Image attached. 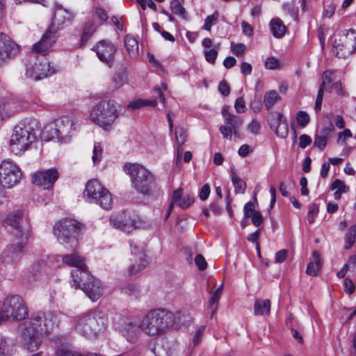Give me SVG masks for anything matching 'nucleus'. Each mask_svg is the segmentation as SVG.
<instances>
[{"label":"nucleus","instance_id":"1","mask_svg":"<svg viewBox=\"0 0 356 356\" xmlns=\"http://www.w3.org/2000/svg\"><path fill=\"white\" fill-rule=\"evenodd\" d=\"M58 324V317L52 312L32 315L18 327L22 347L30 352L37 350L42 344L43 336L49 335Z\"/></svg>","mask_w":356,"mask_h":356},{"label":"nucleus","instance_id":"2","mask_svg":"<svg viewBox=\"0 0 356 356\" xmlns=\"http://www.w3.org/2000/svg\"><path fill=\"white\" fill-rule=\"evenodd\" d=\"M25 221L24 212L20 210L14 211L9 213L6 218L7 225L14 229L12 243L6 251L10 261L15 262L22 257L24 248L29 241L30 234L27 229L23 228Z\"/></svg>","mask_w":356,"mask_h":356},{"label":"nucleus","instance_id":"3","mask_svg":"<svg viewBox=\"0 0 356 356\" xmlns=\"http://www.w3.org/2000/svg\"><path fill=\"white\" fill-rule=\"evenodd\" d=\"M120 108L115 100H102L92 108L90 120L104 130L110 131L120 115Z\"/></svg>","mask_w":356,"mask_h":356},{"label":"nucleus","instance_id":"4","mask_svg":"<svg viewBox=\"0 0 356 356\" xmlns=\"http://www.w3.org/2000/svg\"><path fill=\"white\" fill-rule=\"evenodd\" d=\"M174 314L165 309L150 311L143 318L141 328L147 334L156 336L163 333L174 323Z\"/></svg>","mask_w":356,"mask_h":356},{"label":"nucleus","instance_id":"5","mask_svg":"<svg viewBox=\"0 0 356 356\" xmlns=\"http://www.w3.org/2000/svg\"><path fill=\"white\" fill-rule=\"evenodd\" d=\"M75 321L76 331L88 339H92L99 337L105 330L102 313L98 310L90 311L81 316H78Z\"/></svg>","mask_w":356,"mask_h":356},{"label":"nucleus","instance_id":"6","mask_svg":"<svg viewBox=\"0 0 356 356\" xmlns=\"http://www.w3.org/2000/svg\"><path fill=\"white\" fill-rule=\"evenodd\" d=\"M76 129V122L68 117H63L45 125L41 132V139L48 142H67Z\"/></svg>","mask_w":356,"mask_h":356},{"label":"nucleus","instance_id":"7","mask_svg":"<svg viewBox=\"0 0 356 356\" xmlns=\"http://www.w3.org/2000/svg\"><path fill=\"white\" fill-rule=\"evenodd\" d=\"M124 170L130 176L133 188L139 193L149 195L155 187V177L146 168L139 164H125Z\"/></svg>","mask_w":356,"mask_h":356},{"label":"nucleus","instance_id":"8","mask_svg":"<svg viewBox=\"0 0 356 356\" xmlns=\"http://www.w3.org/2000/svg\"><path fill=\"white\" fill-rule=\"evenodd\" d=\"M83 225L72 218H64L54 226V234L60 243L71 248L78 245V236Z\"/></svg>","mask_w":356,"mask_h":356},{"label":"nucleus","instance_id":"9","mask_svg":"<svg viewBox=\"0 0 356 356\" xmlns=\"http://www.w3.org/2000/svg\"><path fill=\"white\" fill-rule=\"evenodd\" d=\"M36 139L33 129L24 124H17L14 127L10 137V149L15 154L21 155Z\"/></svg>","mask_w":356,"mask_h":356},{"label":"nucleus","instance_id":"10","mask_svg":"<svg viewBox=\"0 0 356 356\" xmlns=\"http://www.w3.org/2000/svg\"><path fill=\"white\" fill-rule=\"evenodd\" d=\"M83 198L89 203L99 204L105 210L112 207L113 200L111 193L97 179H92L86 183Z\"/></svg>","mask_w":356,"mask_h":356},{"label":"nucleus","instance_id":"11","mask_svg":"<svg viewBox=\"0 0 356 356\" xmlns=\"http://www.w3.org/2000/svg\"><path fill=\"white\" fill-rule=\"evenodd\" d=\"M28 314V309L19 296L6 297L0 309V323L10 319L22 320Z\"/></svg>","mask_w":356,"mask_h":356},{"label":"nucleus","instance_id":"12","mask_svg":"<svg viewBox=\"0 0 356 356\" xmlns=\"http://www.w3.org/2000/svg\"><path fill=\"white\" fill-rule=\"evenodd\" d=\"M62 261L67 266L75 268V269L72 270L71 272L72 278L71 286L74 289H77L80 286L79 277L82 280L84 279H90V273L87 270L86 266L84 264V259L77 252L63 255Z\"/></svg>","mask_w":356,"mask_h":356},{"label":"nucleus","instance_id":"13","mask_svg":"<svg viewBox=\"0 0 356 356\" xmlns=\"http://www.w3.org/2000/svg\"><path fill=\"white\" fill-rule=\"evenodd\" d=\"M22 177L18 165L10 159H5L0 164V184L3 187L11 188L17 184Z\"/></svg>","mask_w":356,"mask_h":356},{"label":"nucleus","instance_id":"14","mask_svg":"<svg viewBox=\"0 0 356 356\" xmlns=\"http://www.w3.org/2000/svg\"><path fill=\"white\" fill-rule=\"evenodd\" d=\"M222 115L225 124L220 127V131L223 138L232 140V134L239 136V129L243 124V120L241 117L230 113L227 107L222 111Z\"/></svg>","mask_w":356,"mask_h":356},{"label":"nucleus","instance_id":"15","mask_svg":"<svg viewBox=\"0 0 356 356\" xmlns=\"http://www.w3.org/2000/svg\"><path fill=\"white\" fill-rule=\"evenodd\" d=\"M54 71L47 58L42 56L38 62L26 64L25 75L29 79L38 81L53 74Z\"/></svg>","mask_w":356,"mask_h":356},{"label":"nucleus","instance_id":"16","mask_svg":"<svg viewBox=\"0 0 356 356\" xmlns=\"http://www.w3.org/2000/svg\"><path fill=\"white\" fill-rule=\"evenodd\" d=\"M334 47L339 58L346 57L356 50V32L352 29L341 36L339 42H334Z\"/></svg>","mask_w":356,"mask_h":356},{"label":"nucleus","instance_id":"17","mask_svg":"<svg viewBox=\"0 0 356 356\" xmlns=\"http://www.w3.org/2000/svg\"><path fill=\"white\" fill-rule=\"evenodd\" d=\"M116 47L111 41L101 40L94 47L98 58L104 63L111 67L114 63Z\"/></svg>","mask_w":356,"mask_h":356},{"label":"nucleus","instance_id":"18","mask_svg":"<svg viewBox=\"0 0 356 356\" xmlns=\"http://www.w3.org/2000/svg\"><path fill=\"white\" fill-rule=\"evenodd\" d=\"M73 19L74 15L72 13L64 8L61 5L56 4L51 24L48 29L55 31V33L56 34L58 29L70 24Z\"/></svg>","mask_w":356,"mask_h":356},{"label":"nucleus","instance_id":"19","mask_svg":"<svg viewBox=\"0 0 356 356\" xmlns=\"http://www.w3.org/2000/svg\"><path fill=\"white\" fill-rule=\"evenodd\" d=\"M80 286L86 295L92 301L98 300L103 293V286L101 282L90 275V279L83 280L79 279Z\"/></svg>","mask_w":356,"mask_h":356},{"label":"nucleus","instance_id":"20","mask_svg":"<svg viewBox=\"0 0 356 356\" xmlns=\"http://www.w3.org/2000/svg\"><path fill=\"white\" fill-rule=\"evenodd\" d=\"M19 51V46L9 36L0 33V65L10 58L16 56Z\"/></svg>","mask_w":356,"mask_h":356},{"label":"nucleus","instance_id":"21","mask_svg":"<svg viewBox=\"0 0 356 356\" xmlns=\"http://www.w3.org/2000/svg\"><path fill=\"white\" fill-rule=\"evenodd\" d=\"M58 178V172L55 168L35 172L33 176V182L44 189H50Z\"/></svg>","mask_w":356,"mask_h":356},{"label":"nucleus","instance_id":"22","mask_svg":"<svg viewBox=\"0 0 356 356\" xmlns=\"http://www.w3.org/2000/svg\"><path fill=\"white\" fill-rule=\"evenodd\" d=\"M268 122L277 137L284 138L287 136L289 131L287 121L283 119V115L281 113L271 112L268 117Z\"/></svg>","mask_w":356,"mask_h":356},{"label":"nucleus","instance_id":"23","mask_svg":"<svg viewBox=\"0 0 356 356\" xmlns=\"http://www.w3.org/2000/svg\"><path fill=\"white\" fill-rule=\"evenodd\" d=\"M141 323L137 324L129 319H123L121 323L120 331L130 343H136L142 331Z\"/></svg>","mask_w":356,"mask_h":356},{"label":"nucleus","instance_id":"24","mask_svg":"<svg viewBox=\"0 0 356 356\" xmlns=\"http://www.w3.org/2000/svg\"><path fill=\"white\" fill-rule=\"evenodd\" d=\"M55 31L48 29L43 35L40 41L33 46V51L35 53L44 54L55 43L56 40Z\"/></svg>","mask_w":356,"mask_h":356},{"label":"nucleus","instance_id":"25","mask_svg":"<svg viewBox=\"0 0 356 356\" xmlns=\"http://www.w3.org/2000/svg\"><path fill=\"white\" fill-rule=\"evenodd\" d=\"M111 225L122 232L129 233L136 227V221L127 215H120L112 217Z\"/></svg>","mask_w":356,"mask_h":356},{"label":"nucleus","instance_id":"26","mask_svg":"<svg viewBox=\"0 0 356 356\" xmlns=\"http://www.w3.org/2000/svg\"><path fill=\"white\" fill-rule=\"evenodd\" d=\"M130 246L131 248V254L132 255H135L139 259L138 264H133L131 267L129 268L130 274L134 275L137 273L140 272L141 270L144 269L147 265V261L145 259V254L144 252L143 247H140V248L136 245H133L132 243H130Z\"/></svg>","mask_w":356,"mask_h":356},{"label":"nucleus","instance_id":"27","mask_svg":"<svg viewBox=\"0 0 356 356\" xmlns=\"http://www.w3.org/2000/svg\"><path fill=\"white\" fill-rule=\"evenodd\" d=\"M170 202L173 205L177 204L182 209H186L194 202V197L188 194L183 196V190L179 188L174 191Z\"/></svg>","mask_w":356,"mask_h":356},{"label":"nucleus","instance_id":"28","mask_svg":"<svg viewBox=\"0 0 356 356\" xmlns=\"http://www.w3.org/2000/svg\"><path fill=\"white\" fill-rule=\"evenodd\" d=\"M56 356H84L72 350L71 345L68 342L65 341V343H61V339H57L56 340Z\"/></svg>","mask_w":356,"mask_h":356},{"label":"nucleus","instance_id":"29","mask_svg":"<svg viewBox=\"0 0 356 356\" xmlns=\"http://www.w3.org/2000/svg\"><path fill=\"white\" fill-rule=\"evenodd\" d=\"M124 47L131 57L136 58L138 56V43L133 36L130 35L125 36Z\"/></svg>","mask_w":356,"mask_h":356},{"label":"nucleus","instance_id":"30","mask_svg":"<svg viewBox=\"0 0 356 356\" xmlns=\"http://www.w3.org/2000/svg\"><path fill=\"white\" fill-rule=\"evenodd\" d=\"M272 34L277 38H282L286 33V28L281 19H273L270 23Z\"/></svg>","mask_w":356,"mask_h":356},{"label":"nucleus","instance_id":"31","mask_svg":"<svg viewBox=\"0 0 356 356\" xmlns=\"http://www.w3.org/2000/svg\"><path fill=\"white\" fill-rule=\"evenodd\" d=\"M254 313L255 315L269 314L270 311V302L269 300H256L254 302Z\"/></svg>","mask_w":356,"mask_h":356},{"label":"nucleus","instance_id":"32","mask_svg":"<svg viewBox=\"0 0 356 356\" xmlns=\"http://www.w3.org/2000/svg\"><path fill=\"white\" fill-rule=\"evenodd\" d=\"M223 284H222L212 294L209 298V309L211 310V318L213 317L214 313L217 310L218 301L222 293Z\"/></svg>","mask_w":356,"mask_h":356},{"label":"nucleus","instance_id":"33","mask_svg":"<svg viewBox=\"0 0 356 356\" xmlns=\"http://www.w3.org/2000/svg\"><path fill=\"white\" fill-rule=\"evenodd\" d=\"M127 74L125 72L117 74L108 88L110 92H114L127 83Z\"/></svg>","mask_w":356,"mask_h":356},{"label":"nucleus","instance_id":"34","mask_svg":"<svg viewBox=\"0 0 356 356\" xmlns=\"http://www.w3.org/2000/svg\"><path fill=\"white\" fill-rule=\"evenodd\" d=\"M156 103L157 102L156 99L148 100L138 99L129 102L127 104V108L131 110H136L147 106H155Z\"/></svg>","mask_w":356,"mask_h":356},{"label":"nucleus","instance_id":"35","mask_svg":"<svg viewBox=\"0 0 356 356\" xmlns=\"http://www.w3.org/2000/svg\"><path fill=\"white\" fill-rule=\"evenodd\" d=\"M14 345L5 338L0 339V356H12L14 353Z\"/></svg>","mask_w":356,"mask_h":356},{"label":"nucleus","instance_id":"36","mask_svg":"<svg viewBox=\"0 0 356 356\" xmlns=\"http://www.w3.org/2000/svg\"><path fill=\"white\" fill-rule=\"evenodd\" d=\"M122 293L129 296L138 298L141 296V290L137 284L128 283L121 287Z\"/></svg>","mask_w":356,"mask_h":356},{"label":"nucleus","instance_id":"37","mask_svg":"<svg viewBox=\"0 0 356 356\" xmlns=\"http://www.w3.org/2000/svg\"><path fill=\"white\" fill-rule=\"evenodd\" d=\"M280 98V96L275 90L268 91L264 95V105L268 109H270Z\"/></svg>","mask_w":356,"mask_h":356},{"label":"nucleus","instance_id":"38","mask_svg":"<svg viewBox=\"0 0 356 356\" xmlns=\"http://www.w3.org/2000/svg\"><path fill=\"white\" fill-rule=\"evenodd\" d=\"M232 181L236 193H244L246 188V183L241 179L236 172H232Z\"/></svg>","mask_w":356,"mask_h":356},{"label":"nucleus","instance_id":"39","mask_svg":"<svg viewBox=\"0 0 356 356\" xmlns=\"http://www.w3.org/2000/svg\"><path fill=\"white\" fill-rule=\"evenodd\" d=\"M170 9L174 14L179 16L184 19H187L186 10L179 0H172L170 2Z\"/></svg>","mask_w":356,"mask_h":356},{"label":"nucleus","instance_id":"40","mask_svg":"<svg viewBox=\"0 0 356 356\" xmlns=\"http://www.w3.org/2000/svg\"><path fill=\"white\" fill-rule=\"evenodd\" d=\"M356 227L351 226L345 235L346 249H349L355 243Z\"/></svg>","mask_w":356,"mask_h":356},{"label":"nucleus","instance_id":"41","mask_svg":"<svg viewBox=\"0 0 356 356\" xmlns=\"http://www.w3.org/2000/svg\"><path fill=\"white\" fill-rule=\"evenodd\" d=\"M334 72L332 70L325 71L322 76L323 81L321 86L331 89V83L332 81L334 79Z\"/></svg>","mask_w":356,"mask_h":356},{"label":"nucleus","instance_id":"42","mask_svg":"<svg viewBox=\"0 0 356 356\" xmlns=\"http://www.w3.org/2000/svg\"><path fill=\"white\" fill-rule=\"evenodd\" d=\"M175 137L178 145H183L187 140L186 130L183 127H177L175 129Z\"/></svg>","mask_w":356,"mask_h":356},{"label":"nucleus","instance_id":"43","mask_svg":"<svg viewBox=\"0 0 356 356\" xmlns=\"http://www.w3.org/2000/svg\"><path fill=\"white\" fill-rule=\"evenodd\" d=\"M218 11H215L212 15L207 16L204 20V23L202 26V29L210 31L213 24H215L218 21Z\"/></svg>","mask_w":356,"mask_h":356},{"label":"nucleus","instance_id":"44","mask_svg":"<svg viewBox=\"0 0 356 356\" xmlns=\"http://www.w3.org/2000/svg\"><path fill=\"white\" fill-rule=\"evenodd\" d=\"M13 113L14 111L12 110L9 103L0 102V121Z\"/></svg>","mask_w":356,"mask_h":356},{"label":"nucleus","instance_id":"45","mask_svg":"<svg viewBox=\"0 0 356 356\" xmlns=\"http://www.w3.org/2000/svg\"><path fill=\"white\" fill-rule=\"evenodd\" d=\"M218 54V49L213 48L208 50L204 51V55L205 60L211 63L214 64Z\"/></svg>","mask_w":356,"mask_h":356},{"label":"nucleus","instance_id":"46","mask_svg":"<svg viewBox=\"0 0 356 356\" xmlns=\"http://www.w3.org/2000/svg\"><path fill=\"white\" fill-rule=\"evenodd\" d=\"M321 268V261L309 262L307 265L306 273L311 276H316Z\"/></svg>","mask_w":356,"mask_h":356},{"label":"nucleus","instance_id":"47","mask_svg":"<svg viewBox=\"0 0 356 356\" xmlns=\"http://www.w3.org/2000/svg\"><path fill=\"white\" fill-rule=\"evenodd\" d=\"M296 120L301 127H305L309 124L310 118L305 111H300L297 113Z\"/></svg>","mask_w":356,"mask_h":356},{"label":"nucleus","instance_id":"48","mask_svg":"<svg viewBox=\"0 0 356 356\" xmlns=\"http://www.w3.org/2000/svg\"><path fill=\"white\" fill-rule=\"evenodd\" d=\"M96 26L92 22H88L83 29L82 34V40L87 41L92 34L95 31Z\"/></svg>","mask_w":356,"mask_h":356},{"label":"nucleus","instance_id":"49","mask_svg":"<svg viewBox=\"0 0 356 356\" xmlns=\"http://www.w3.org/2000/svg\"><path fill=\"white\" fill-rule=\"evenodd\" d=\"M103 149L101 145L98 143H95L93 147L92 159L94 164L98 163L102 158Z\"/></svg>","mask_w":356,"mask_h":356},{"label":"nucleus","instance_id":"50","mask_svg":"<svg viewBox=\"0 0 356 356\" xmlns=\"http://www.w3.org/2000/svg\"><path fill=\"white\" fill-rule=\"evenodd\" d=\"M248 130L254 135H258L261 130V124L256 120L253 119L248 125Z\"/></svg>","mask_w":356,"mask_h":356},{"label":"nucleus","instance_id":"51","mask_svg":"<svg viewBox=\"0 0 356 356\" xmlns=\"http://www.w3.org/2000/svg\"><path fill=\"white\" fill-rule=\"evenodd\" d=\"M327 143V138L321 136L320 134H316L314 138V146L317 147L320 149H323Z\"/></svg>","mask_w":356,"mask_h":356},{"label":"nucleus","instance_id":"52","mask_svg":"<svg viewBox=\"0 0 356 356\" xmlns=\"http://www.w3.org/2000/svg\"><path fill=\"white\" fill-rule=\"evenodd\" d=\"M245 49H246V46L243 43H238V44L232 43V44H231L232 52L237 56L242 55L245 52Z\"/></svg>","mask_w":356,"mask_h":356},{"label":"nucleus","instance_id":"53","mask_svg":"<svg viewBox=\"0 0 356 356\" xmlns=\"http://www.w3.org/2000/svg\"><path fill=\"white\" fill-rule=\"evenodd\" d=\"M331 188L332 190H337L341 193H346L348 191V186H347L343 181L339 179H336L332 184Z\"/></svg>","mask_w":356,"mask_h":356},{"label":"nucleus","instance_id":"54","mask_svg":"<svg viewBox=\"0 0 356 356\" xmlns=\"http://www.w3.org/2000/svg\"><path fill=\"white\" fill-rule=\"evenodd\" d=\"M234 108L238 113H243L245 112V102L243 97H240L236 99Z\"/></svg>","mask_w":356,"mask_h":356},{"label":"nucleus","instance_id":"55","mask_svg":"<svg viewBox=\"0 0 356 356\" xmlns=\"http://www.w3.org/2000/svg\"><path fill=\"white\" fill-rule=\"evenodd\" d=\"M195 264L200 270H204L207 267V263L202 254H197L195 256Z\"/></svg>","mask_w":356,"mask_h":356},{"label":"nucleus","instance_id":"56","mask_svg":"<svg viewBox=\"0 0 356 356\" xmlns=\"http://www.w3.org/2000/svg\"><path fill=\"white\" fill-rule=\"evenodd\" d=\"M318 213V207L316 204H312L309 207L307 213V219L310 224L314 222V218L317 216Z\"/></svg>","mask_w":356,"mask_h":356},{"label":"nucleus","instance_id":"57","mask_svg":"<svg viewBox=\"0 0 356 356\" xmlns=\"http://www.w3.org/2000/svg\"><path fill=\"white\" fill-rule=\"evenodd\" d=\"M280 62L275 57H269L266 60L265 67L269 70H275L278 67Z\"/></svg>","mask_w":356,"mask_h":356},{"label":"nucleus","instance_id":"58","mask_svg":"<svg viewBox=\"0 0 356 356\" xmlns=\"http://www.w3.org/2000/svg\"><path fill=\"white\" fill-rule=\"evenodd\" d=\"M257 211L254 210V204L251 202H248L247 204H245L243 208V212H244V216L246 218H250L252 214H254Z\"/></svg>","mask_w":356,"mask_h":356},{"label":"nucleus","instance_id":"59","mask_svg":"<svg viewBox=\"0 0 356 356\" xmlns=\"http://www.w3.org/2000/svg\"><path fill=\"white\" fill-rule=\"evenodd\" d=\"M136 1L143 10H145L147 7H149L154 11L156 10V5L152 0H136Z\"/></svg>","mask_w":356,"mask_h":356},{"label":"nucleus","instance_id":"60","mask_svg":"<svg viewBox=\"0 0 356 356\" xmlns=\"http://www.w3.org/2000/svg\"><path fill=\"white\" fill-rule=\"evenodd\" d=\"M210 194V186L209 184H204L200 189L199 193L200 199L204 201L208 199Z\"/></svg>","mask_w":356,"mask_h":356},{"label":"nucleus","instance_id":"61","mask_svg":"<svg viewBox=\"0 0 356 356\" xmlns=\"http://www.w3.org/2000/svg\"><path fill=\"white\" fill-rule=\"evenodd\" d=\"M346 265L350 273L353 274L356 273V255H351Z\"/></svg>","mask_w":356,"mask_h":356},{"label":"nucleus","instance_id":"62","mask_svg":"<svg viewBox=\"0 0 356 356\" xmlns=\"http://www.w3.org/2000/svg\"><path fill=\"white\" fill-rule=\"evenodd\" d=\"M250 218H252V222L257 227L261 225L264 222L261 213L257 211Z\"/></svg>","mask_w":356,"mask_h":356},{"label":"nucleus","instance_id":"63","mask_svg":"<svg viewBox=\"0 0 356 356\" xmlns=\"http://www.w3.org/2000/svg\"><path fill=\"white\" fill-rule=\"evenodd\" d=\"M312 138L307 134H302L300 136V147L302 149L306 148L312 143Z\"/></svg>","mask_w":356,"mask_h":356},{"label":"nucleus","instance_id":"64","mask_svg":"<svg viewBox=\"0 0 356 356\" xmlns=\"http://www.w3.org/2000/svg\"><path fill=\"white\" fill-rule=\"evenodd\" d=\"M218 91L224 96H227L230 92L229 85L225 81H221L218 85Z\"/></svg>","mask_w":356,"mask_h":356}]
</instances>
